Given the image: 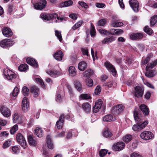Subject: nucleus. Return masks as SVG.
I'll return each instance as SVG.
<instances>
[{"label":"nucleus","instance_id":"1","mask_svg":"<svg viewBox=\"0 0 157 157\" xmlns=\"http://www.w3.org/2000/svg\"><path fill=\"white\" fill-rule=\"evenodd\" d=\"M157 64V59L155 60L150 64H148L146 67V72L145 75L148 78L152 77L154 76L153 71L151 69L154 67Z\"/></svg>","mask_w":157,"mask_h":157},{"label":"nucleus","instance_id":"2","mask_svg":"<svg viewBox=\"0 0 157 157\" xmlns=\"http://www.w3.org/2000/svg\"><path fill=\"white\" fill-rule=\"evenodd\" d=\"M3 75L5 79L10 81L14 79L17 76L16 74L7 68L3 69Z\"/></svg>","mask_w":157,"mask_h":157},{"label":"nucleus","instance_id":"3","mask_svg":"<svg viewBox=\"0 0 157 157\" xmlns=\"http://www.w3.org/2000/svg\"><path fill=\"white\" fill-rule=\"evenodd\" d=\"M139 111L137 109H135L134 112V117L135 120L136 121L138 125H134L132 127V130L134 131H141L139 126L140 123L142 122V121L140 118L139 117Z\"/></svg>","mask_w":157,"mask_h":157},{"label":"nucleus","instance_id":"4","mask_svg":"<svg viewBox=\"0 0 157 157\" xmlns=\"http://www.w3.org/2000/svg\"><path fill=\"white\" fill-rule=\"evenodd\" d=\"M124 109V107L121 104H119L113 106L111 110V113L115 116L117 115Z\"/></svg>","mask_w":157,"mask_h":157},{"label":"nucleus","instance_id":"5","mask_svg":"<svg viewBox=\"0 0 157 157\" xmlns=\"http://www.w3.org/2000/svg\"><path fill=\"white\" fill-rule=\"evenodd\" d=\"M17 142L20 144L24 148H25L27 147V143L25 139L21 134L18 133L16 136Z\"/></svg>","mask_w":157,"mask_h":157},{"label":"nucleus","instance_id":"6","mask_svg":"<svg viewBox=\"0 0 157 157\" xmlns=\"http://www.w3.org/2000/svg\"><path fill=\"white\" fill-rule=\"evenodd\" d=\"M14 43L12 40L6 39L0 42V46L3 48H6L12 46Z\"/></svg>","mask_w":157,"mask_h":157},{"label":"nucleus","instance_id":"7","mask_svg":"<svg viewBox=\"0 0 157 157\" xmlns=\"http://www.w3.org/2000/svg\"><path fill=\"white\" fill-rule=\"evenodd\" d=\"M40 17L43 20L50 21L52 19L56 18V17H57V14L56 13L49 14L44 13H41Z\"/></svg>","mask_w":157,"mask_h":157},{"label":"nucleus","instance_id":"8","mask_svg":"<svg viewBox=\"0 0 157 157\" xmlns=\"http://www.w3.org/2000/svg\"><path fill=\"white\" fill-rule=\"evenodd\" d=\"M140 136L142 139L148 140L153 139L154 137V135L151 132L145 131L141 133Z\"/></svg>","mask_w":157,"mask_h":157},{"label":"nucleus","instance_id":"9","mask_svg":"<svg viewBox=\"0 0 157 157\" xmlns=\"http://www.w3.org/2000/svg\"><path fill=\"white\" fill-rule=\"evenodd\" d=\"M125 147V144L122 142H119L114 144L112 147V149L115 151H120L122 150Z\"/></svg>","mask_w":157,"mask_h":157},{"label":"nucleus","instance_id":"10","mask_svg":"<svg viewBox=\"0 0 157 157\" xmlns=\"http://www.w3.org/2000/svg\"><path fill=\"white\" fill-rule=\"evenodd\" d=\"M47 2L45 0H41L39 2L33 4L34 9L37 10H41L45 8Z\"/></svg>","mask_w":157,"mask_h":157},{"label":"nucleus","instance_id":"11","mask_svg":"<svg viewBox=\"0 0 157 157\" xmlns=\"http://www.w3.org/2000/svg\"><path fill=\"white\" fill-rule=\"evenodd\" d=\"M2 114L5 117H8L11 115L10 110L4 105H1L0 109Z\"/></svg>","mask_w":157,"mask_h":157},{"label":"nucleus","instance_id":"12","mask_svg":"<svg viewBox=\"0 0 157 157\" xmlns=\"http://www.w3.org/2000/svg\"><path fill=\"white\" fill-rule=\"evenodd\" d=\"M135 98H141L142 97L144 89L140 86H136L135 88Z\"/></svg>","mask_w":157,"mask_h":157},{"label":"nucleus","instance_id":"13","mask_svg":"<svg viewBox=\"0 0 157 157\" xmlns=\"http://www.w3.org/2000/svg\"><path fill=\"white\" fill-rule=\"evenodd\" d=\"M129 4L133 11L137 12L139 10V3L137 0H130Z\"/></svg>","mask_w":157,"mask_h":157},{"label":"nucleus","instance_id":"14","mask_svg":"<svg viewBox=\"0 0 157 157\" xmlns=\"http://www.w3.org/2000/svg\"><path fill=\"white\" fill-rule=\"evenodd\" d=\"M105 65L108 70L112 73V75L115 76L117 74V71L114 67L109 62H106L105 63Z\"/></svg>","mask_w":157,"mask_h":157},{"label":"nucleus","instance_id":"15","mask_svg":"<svg viewBox=\"0 0 157 157\" xmlns=\"http://www.w3.org/2000/svg\"><path fill=\"white\" fill-rule=\"evenodd\" d=\"M22 109L24 112H26L28 111L29 108V103L28 99L26 97L23 98L22 102Z\"/></svg>","mask_w":157,"mask_h":157},{"label":"nucleus","instance_id":"16","mask_svg":"<svg viewBox=\"0 0 157 157\" xmlns=\"http://www.w3.org/2000/svg\"><path fill=\"white\" fill-rule=\"evenodd\" d=\"M117 117L113 115L111 113V114L105 116L103 118V120L105 122H111L113 121L117 120Z\"/></svg>","mask_w":157,"mask_h":157},{"label":"nucleus","instance_id":"17","mask_svg":"<svg viewBox=\"0 0 157 157\" xmlns=\"http://www.w3.org/2000/svg\"><path fill=\"white\" fill-rule=\"evenodd\" d=\"M102 104V101L101 99H99L96 101L95 105L94 107V113H96L99 111L101 108Z\"/></svg>","mask_w":157,"mask_h":157},{"label":"nucleus","instance_id":"18","mask_svg":"<svg viewBox=\"0 0 157 157\" xmlns=\"http://www.w3.org/2000/svg\"><path fill=\"white\" fill-rule=\"evenodd\" d=\"M2 32L3 35L6 37L11 36L13 35L11 30L8 28H4L2 30Z\"/></svg>","mask_w":157,"mask_h":157},{"label":"nucleus","instance_id":"19","mask_svg":"<svg viewBox=\"0 0 157 157\" xmlns=\"http://www.w3.org/2000/svg\"><path fill=\"white\" fill-rule=\"evenodd\" d=\"M30 92L35 98L38 96L40 93L39 88L36 86H34L31 87Z\"/></svg>","mask_w":157,"mask_h":157},{"label":"nucleus","instance_id":"20","mask_svg":"<svg viewBox=\"0 0 157 157\" xmlns=\"http://www.w3.org/2000/svg\"><path fill=\"white\" fill-rule=\"evenodd\" d=\"M129 36L131 39L135 40L142 39L143 37V35L141 33H134L130 34Z\"/></svg>","mask_w":157,"mask_h":157},{"label":"nucleus","instance_id":"21","mask_svg":"<svg viewBox=\"0 0 157 157\" xmlns=\"http://www.w3.org/2000/svg\"><path fill=\"white\" fill-rule=\"evenodd\" d=\"M64 118V115H61L59 117V120L56 122V125L58 129H60L62 128L63 125Z\"/></svg>","mask_w":157,"mask_h":157},{"label":"nucleus","instance_id":"22","mask_svg":"<svg viewBox=\"0 0 157 157\" xmlns=\"http://www.w3.org/2000/svg\"><path fill=\"white\" fill-rule=\"evenodd\" d=\"M109 34L119 35L123 33V31L121 29H113L109 31Z\"/></svg>","mask_w":157,"mask_h":157},{"label":"nucleus","instance_id":"23","mask_svg":"<svg viewBox=\"0 0 157 157\" xmlns=\"http://www.w3.org/2000/svg\"><path fill=\"white\" fill-rule=\"evenodd\" d=\"M82 108L86 113H88L91 111V105L88 102L83 103L82 105Z\"/></svg>","mask_w":157,"mask_h":157},{"label":"nucleus","instance_id":"24","mask_svg":"<svg viewBox=\"0 0 157 157\" xmlns=\"http://www.w3.org/2000/svg\"><path fill=\"white\" fill-rule=\"evenodd\" d=\"M27 63L33 66L34 67H37L38 66V64L34 59L29 57L26 59Z\"/></svg>","mask_w":157,"mask_h":157},{"label":"nucleus","instance_id":"25","mask_svg":"<svg viewBox=\"0 0 157 157\" xmlns=\"http://www.w3.org/2000/svg\"><path fill=\"white\" fill-rule=\"evenodd\" d=\"M53 56L55 59L58 61H61L62 59L63 55L62 51L59 50L56 52Z\"/></svg>","mask_w":157,"mask_h":157},{"label":"nucleus","instance_id":"26","mask_svg":"<svg viewBox=\"0 0 157 157\" xmlns=\"http://www.w3.org/2000/svg\"><path fill=\"white\" fill-rule=\"evenodd\" d=\"M27 138L29 143L30 145L34 146L36 145V141L33 135L29 134L28 135Z\"/></svg>","mask_w":157,"mask_h":157},{"label":"nucleus","instance_id":"27","mask_svg":"<svg viewBox=\"0 0 157 157\" xmlns=\"http://www.w3.org/2000/svg\"><path fill=\"white\" fill-rule=\"evenodd\" d=\"M140 108L144 114L146 115L148 114L149 113V109L146 105L144 104H142L140 106Z\"/></svg>","mask_w":157,"mask_h":157},{"label":"nucleus","instance_id":"28","mask_svg":"<svg viewBox=\"0 0 157 157\" xmlns=\"http://www.w3.org/2000/svg\"><path fill=\"white\" fill-rule=\"evenodd\" d=\"M74 84L75 88L78 91L80 92L82 91V86L79 81L77 80H75L74 82Z\"/></svg>","mask_w":157,"mask_h":157},{"label":"nucleus","instance_id":"29","mask_svg":"<svg viewBox=\"0 0 157 157\" xmlns=\"http://www.w3.org/2000/svg\"><path fill=\"white\" fill-rule=\"evenodd\" d=\"M35 133L39 137L43 136L44 134V131L42 128L36 127L35 129Z\"/></svg>","mask_w":157,"mask_h":157},{"label":"nucleus","instance_id":"30","mask_svg":"<svg viewBox=\"0 0 157 157\" xmlns=\"http://www.w3.org/2000/svg\"><path fill=\"white\" fill-rule=\"evenodd\" d=\"M73 2L71 0L67 1L61 3L60 4V6L61 7L70 6L72 5Z\"/></svg>","mask_w":157,"mask_h":157},{"label":"nucleus","instance_id":"31","mask_svg":"<svg viewBox=\"0 0 157 157\" xmlns=\"http://www.w3.org/2000/svg\"><path fill=\"white\" fill-rule=\"evenodd\" d=\"M48 74L52 77H54L58 76L59 75L61 74V72L57 71L49 70L47 71Z\"/></svg>","mask_w":157,"mask_h":157},{"label":"nucleus","instance_id":"32","mask_svg":"<svg viewBox=\"0 0 157 157\" xmlns=\"http://www.w3.org/2000/svg\"><path fill=\"white\" fill-rule=\"evenodd\" d=\"M46 139L47 147L49 149H52L53 148V145L52 142L51 141V136L50 135H48L47 136Z\"/></svg>","mask_w":157,"mask_h":157},{"label":"nucleus","instance_id":"33","mask_svg":"<svg viewBox=\"0 0 157 157\" xmlns=\"http://www.w3.org/2000/svg\"><path fill=\"white\" fill-rule=\"evenodd\" d=\"M87 66L86 63L84 61L80 62L78 64V69L81 71L85 70Z\"/></svg>","mask_w":157,"mask_h":157},{"label":"nucleus","instance_id":"34","mask_svg":"<svg viewBox=\"0 0 157 157\" xmlns=\"http://www.w3.org/2000/svg\"><path fill=\"white\" fill-rule=\"evenodd\" d=\"M68 71L70 75L72 76H74L76 74V70L73 66H70L69 67Z\"/></svg>","mask_w":157,"mask_h":157},{"label":"nucleus","instance_id":"35","mask_svg":"<svg viewBox=\"0 0 157 157\" xmlns=\"http://www.w3.org/2000/svg\"><path fill=\"white\" fill-rule=\"evenodd\" d=\"M103 135L106 138H109L112 136V134L109 129L107 128L105 129L103 132Z\"/></svg>","mask_w":157,"mask_h":157},{"label":"nucleus","instance_id":"36","mask_svg":"<svg viewBox=\"0 0 157 157\" xmlns=\"http://www.w3.org/2000/svg\"><path fill=\"white\" fill-rule=\"evenodd\" d=\"M132 136L129 134H127L123 138V140L126 143H128L132 139Z\"/></svg>","mask_w":157,"mask_h":157},{"label":"nucleus","instance_id":"37","mask_svg":"<svg viewBox=\"0 0 157 157\" xmlns=\"http://www.w3.org/2000/svg\"><path fill=\"white\" fill-rule=\"evenodd\" d=\"M18 69L21 71H26L28 69V65L26 64L21 65L18 67Z\"/></svg>","mask_w":157,"mask_h":157},{"label":"nucleus","instance_id":"38","mask_svg":"<svg viewBox=\"0 0 157 157\" xmlns=\"http://www.w3.org/2000/svg\"><path fill=\"white\" fill-rule=\"evenodd\" d=\"M94 74L93 71L91 69H88L85 71L83 73L84 77H87L92 76Z\"/></svg>","mask_w":157,"mask_h":157},{"label":"nucleus","instance_id":"39","mask_svg":"<svg viewBox=\"0 0 157 157\" xmlns=\"http://www.w3.org/2000/svg\"><path fill=\"white\" fill-rule=\"evenodd\" d=\"M157 22V16L154 15L152 17L150 20L151 25L153 26Z\"/></svg>","mask_w":157,"mask_h":157},{"label":"nucleus","instance_id":"40","mask_svg":"<svg viewBox=\"0 0 157 157\" xmlns=\"http://www.w3.org/2000/svg\"><path fill=\"white\" fill-rule=\"evenodd\" d=\"M114 40V39L112 37L106 38L102 40L101 42L102 44H104L112 42Z\"/></svg>","mask_w":157,"mask_h":157},{"label":"nucleus","instance_id":"41","mask_svg":"<svg viewBox=\"0 0 157 157\" xmlns=\"http://www.w3.org/2000/svg\"><path fill=\"white\" fill-rule=\"evenodd\" d=\"M123 25L122 22H113L111 24V26L113 27H118L121 26Z\"/></svg>","mask_w":157,"mask_h":157},{"label":"nucleus","instance_id":"42","mask_svg":"<svg viewBox=\"0 0 157 157\" xmlns=\"http://www.w3.org/2000/svg\"><path fill=\"white\" fill-rule=\"evenodd\" d=\"M151 56V54H149L147 56L146 58L142 60V65H144L147 64L150 61V57Z\"/></svg>","mask_w":157,"mask_h":157},{"label":"nucleus","instance_id":"43","mask_svg":"<svg viewBox=\"0 0 157 157\" xmlns=\"http://www.w3.org/2000/svg\"><path fill=\"white\" fill-rule=\"evenodd\" d=\"M80 98L82 100H88L91 98L90 95L87 94H82L79 96Z\"/></svg>","mask_w":157,"mask_h":157},{"label":"nucleus","instance_id":"44","mask_svg":"<svg viewBox=\"0 0 157 157\" xmlns=\"http://www.w3.org/2000/svg\"><path fill=\"white\" fill-rule=\"evenodd\" d=\"M22 91L23 95L25 96H27L29 93V90L26 86L23 87Z\"/></svg>","mask_w":157,"mask_h":157},{"label":"nucleus","instance_id":"45","mask_svg":"<svg viewBox=\"0 0 157 157\" xmlns=\"http://www.w3.org/2000/svg\"><path fill=\"white\" fill-rule=\"evenodd\" d=\"M19 93V90L18 87H16L14 88L12 93L10 94V95H12L13 97L17 96Z\"/></svg>","mask_w":157,"mask_h":157},{"label":"nucleus","instance_id":"46","mask_svg":"<svg viewBox=\"0 0 157 157\" xmlns=\"http://www.w3.org/2000/svg\"><path fill=\"white\" fill-rule=\"evenodd\" d=\"M55 35L57 37L58 39L60 42H61L62 40L61 32L58 30L55 31Z\"/></svg>","mask_w":157,"mask_h":157},{"label":"nucleus","instance_id":"47","mask_svg":"<svg viewBox=\"0 0 157 157\" xmlns=\"http://www.w3.org/2000/svg\"><path fill=\"white\" fill-rule=\"evenodd\" d=\"M83 23L82 21H80L75 24L72 27V29L73 30L77 29L79 27L82 25Z\"/></svg>","mask_w":157,"mask_h":157},{"label":"nucleus","instance_id":"48","mask_svg":"<svg viewBox=\"0 0 157 157\" xmlns=\"http://www.w3.org/2000/svg\"><path fill=\"white\" fill-rule=\"evenodd\" d=\"M90 34L91 36L93 37H94L96 35V31L94 27L92 24L90 27Z\"/></svg>","mask_w":157,"mask_h":157},{"label":"nucleus","instance_id":"49","mask_svg":"<svg viewBox=\"0 0 157 157\" xmlns=\"http://www.w3.org/2000/svg\"><path fill=\"white\" fill-rule=\"evenodd\" d=\"M87 85L89 87L92 86L93 85V80L90 78H88L86 80Z\"/></svg>","mask_w":157,"mask_h":157},{"label":"nucleus","instance_id":"50","mask_svg":"<svg viewBox=\"0 0 157 157\" xmlns=\"http://www.w3.org/2000/svg\"><path fill=\"white\" fill-rule=\"evenodd\" d=\"M99 32L101 34L105 35H109V31L106 30L104 29H99L98 30Z\"/></svg>","mask_w":157,"mask_h":157},{"label":"nucleus","instance_id":"51","mask_svg":"<svg viewBox=\"0 0 157 157\" xmlns=\"http://www.w3.org/2000/svg\"><path fill=\"white\" fill-rule=\"evenodd\" d=\"M18 129V125L15 124L14 125L11 129L10 130V132L12 134H14L15 132Z\"/></svg>","mask_w":157,"mask_h":157},{"label":"nucleus","instance_id":"52","mask_svg":"<svg viewBox=\"0 0 157 157\" xmlns=\"http://www.w3.org/2000/svg\"><path fill=\"white\" fill-rule=\"evenodd\" d=\"M11 140L9 139L6 141L3 144V147L4 148H7L11 145Z\"/></svg>","mask_w":157,"mask_h":157},{"label":"nucleus","instance_id":"53","mask_svg":"<svg viewBox=\"0 0 157 157\" xmlns=\"http://www.w3.org/2000/svg\"><path fill=\"white\" fill-rule=\"evenodd\" d=\"M144 32L149 35H151L152 33V30L148 26L145 27L144 29Z\"/></svg>","mask_w":157,"mask_h":157},{"label":"nucleus","instance_id":"54","mask_svg":"<svg viewBox=\"0 0 157 157\" xmlns=\"http://www.w3.org/2000/svg\"><path fill=\"white\" fill-rule=\"evenodd\" d=\"M78 4L81 6L82 7H83L85 9H86L88 8L89 7L88 5H87L86 3L83 2L79 1L78 2Z\"/></svg>","mask_w":157,"mask_h":157},{"label":"nucleus","instance_id":"55","mask_svg":"<svg viewBox=\"0 0 157 157\" xmlns=\"http://www.w3.org/2000/svg\"><path fill=\"white\" fill-rule=\"evenodd\" d=\"M106 20L105 19H102L99 20L98 23V25L99 26H103L106 23Z\"/></svg>","mask_w":157,"mask_h":157},{"label":"nucleus","instance_id":"56","mask_svg":"<svg viewBox=\"0 0 157 157\" xmlns=\"http://www.w3.org/2000/svg\"><path fill=\"white\" fill-rule=\"evenodd\" d=\"M35 80L40 85H41L43 88H44V84L43 81L42 79L40 78H35Z\"/></svg>","mask_w":157,"mask_h":157},{"label":"nucleus","instance_id":"57","mask_svg":"<svg viewBox=\"0 0 157 157\" xmlns=\"http://www.w3.org/2000/svg\"><path fill=\"white\" fill-rule=\"evenodd\" d=\"M107 151L106 150L104 149H102L99 152V155L101 157H102L105 156L107 154Z\"/></svg>","mask_w":157,"mask_h":157},{"label":"nucleus","instance_id":"58","mask_svg":"<svg viewBox=\"0 0 157 157\" xmlns=\"http://www.w3.org/2000/svg\"><path fill=\"white\" fill-rule=\"evenodd\" d=\"M81 51L82 52V54L84 56H89L88 50L86 48H82Z\"/></svg>","mask_w":157,"mask_h":157},{"label":"nucleus","instance_id":"59","mask_svg":"<svg viewBox=\"0 0 157 157\" xmlns=\"http://www.w3.org/2000/svg\"><path fill=\"white\" fill-rule=\"evenodd\" d=\"M19 116L18 114L16 113L14 114L13 117V121L14 123H17L18 122Z\"/></svg>","mask_w":157,"mask_h":157},{"label":"nucleus","instance_id":"60","mask_svg":"<svg viewBox=\"0 0 157 157\" xmlns=\"http://www.w3.org/2000/svg\"><path fill=\"white\" fill-rule=\"evenodd\" d=\"M15 7L13 5H10L8 7V11L10 14H11L12 11L14 9Z\"/></svg>","mask_w":157,"mask_h":157},{"label":"nucleus","instance_id":"61","mask_svg":"<svg viewBox=\"0 0 157 157\" xmlns=\"http://www.w3.org/2000/svg\"><path fill=\"white\" fill-rule=\"evenodd\" d=\"M148 123V122L147 121H145L143 122L142 123L139 124V126L140 128V129L141 130L142 129H143L144 128L145 126L147 125Z\"/></svg>","mask_w":157,"mask_h":157},{"label":"nucleus","instance_id":"62","mask_svg":"<svg viewBox=\"0 0 157 157\" xmlns=\"http://www.w3.org/2000/svg\"><path fill=\"white\" fill-rule=\"evenodd\" d=\"M12 151L14 153H17L19 152L20 150L19 148L16 146L13 147L12 148Z\"/></svg>","mask_w":157,"mask_h":157},{"label":"nucleus","instance_id":"63","mask_svg":"<svg viewBox=\"0 0 157 157\" xmlns=\"http://www.w3.org/2000/svg\"><path fill=\"white\" fill-rule=\"evenodd\" d=\"M101 87L99 86H97L95 90L94 93L96 95H99L101 91Z\"/></svg>","mask_w":157,"mask_h":157},{"label":"nucleus","instance_id":"64","mask_svg":"<svg viewBox=\"0 0 157 157\" xmlns=\"http://www.w3.org/2000/svg\"><path fill=\"white\" fill-rule=\"evenodd\" d=\"M151 0H149L148 1V3L150 6L154 8H157V2H154L153 3H151Z\"/></svg>","mask_w":157,"mask_h":157}]
</instances>
